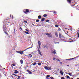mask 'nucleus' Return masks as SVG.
I'll use <instances>...</instances> for the list:
<instances>
[{
  "label": "nucleus",
  "instance_id": "nucleus-1",
  "mask_svg": "<svg viewBox=\"0 0 79 79\" xmlns=\"http://www.w3.org/2000/svg\"><path fill=\"white\" fill-rule=\"evenodd\" d=\"M23 12L26 15H27V13L29 12V10L27 9H24L23 10Z\"/></svg>",
  "mask_w": 79,
  "mask_h": 79
},
{
  "label": "nucleus",
  "instance_id": "nucleus-2",
  "mask_svg": "<svg viewBox=\"0 0 79 79\" xmlns=\"http://www.w3.org/2000/svg\"><path fill=\"white\" fill-rule=\"evenodd\" d=\"M44 68L45 69L48 70H50L52 69V68L51 67H48L47 66H44Z\"/></svg>",
  "mask_w": 79,
  "mask_h": 79
},
{
  "label": "nucleus",
  "instance_id": "nucleus-3",
  "mask_svg": "<svg viewBox=\"0 0 79 79\" xmlns=\"http://www.w3.org/2000/svg\"><path fill=\"white\" fill-rule=\"evenodd\" d=\"M59 38L61 39L60 40H61L63 41V40H64V39H62V38H62V36H61V34H60V33H59Z\"/></svg>",
  "mask_w": 79,
  "mask_h": 79
},
{
  "label": "nucleus",
  "instance_id": "nucleus-4",
  "mask_svg": "<svg viewBox=\"0 0 79 79\" xmlns=\"http://www.w3.org/2000/svg\"><path fill=\"white\" fill-rule=\"evenodd\" d=\"M38 52L40 54V55L41 56H42V54L41 53V52L39 49V47H38Z\"/></svg>",
  "mask_w": 79,
  "mask_h": 79
},
{
  "label": "nucleus",
  "instance_id": "nucleus-5",
  "mask_svg": "<svg viewBox=\"0 0 79 79\" xmlns=\"http://www.w3.org/2000/svg\"><path fill=\"white\" fill-rule=\"evenodd\" d=\"M27 72L29 73V74H32V72L30 70H27Z\"/></svg>",
  "mask_w": 79,
  "mask_h": 79
},
{
  "label": "nucleus",
  "instance_id": "nucleus-6",
  "mask_svg": "<svg viewBox=\"0 0 79 79\" xmlns=\"http://www.w3.org/2000/svg\"><path fill=\"white\" fill-rule=\"evenodd\" d=\"M67 1L69 4H70L71 2V0H67Z\"/></svg>",
  "mask_w": 79,
  "mask_h": 79
},
{
  "label": "nucleus",
  "instance_id": "nucleus-7",
  "mask_svg": "<svg viewBox=\"0 0 79 79\" xmlns=\"http://www.w3.org/2000/svg\"><path fill=\"white\" fill-rule=\"evenodd\" d=\"M55 34L56 37H58V34H57V32H55Z\"/></svg>",
  "mask_w": 79,
  "mask_h": 79
},
{
  "label": "nucleus",
  "instance_id": "nucleus-8",
  "mask_svg": "<svg viewBox=\"0 0 79 79\" xmlns=\"http://www.w3.org/2000/svg\"><path fill=\"white\" fill-rule=\"evenodd\" d=\"M11 66L12 67V68L13 69V66H15V64H11Z\"/></svg>",
  "mask_w": 79,
  "mask_h": 79
},
{
  "label": "nucleus",
  "instance_id": "nucleus-9",
  "mask_svg": "<svg viewBox=\"0 0 79 79\" xmlns=\"http://www.w3.org/2000/svg\"><path fill=\"white\" fill-rule=\"evenodd\" d=\"M50 77V75H47L46 76V78L47 79H48L49 78H48V77Z\"/></svg>",
  "mask_w": 79,
  "mask_h": 79
},
{
  "label": "nucleus",
  "instance_id": "nucleus-10",
  "mask_svg": "<svg viewBox=\"0 0 79 79\" xmlns=\"http://www.w3.org/2000/svg\"><path fill=\"white\" fill-rule=\"evenodd\" d=\"M42 18V16L41 15H39L38 16V18L39 19H40Z\"/></svg>",
  "mask_w": 79,
  "mask_h": 79
},
{
  "label": "nucleus",
  "instance_id": "nucleus-11",
  "mask_svg": "<svg viewBox=\"0 0 79 79\" xmlns=\"http://www.w3.org/2000/svg\"><path fill=\"white\" fill-rule=\"evenodd\" d=\"M39 45H41V42L40 40L38 41Z\"/></svg>",
  "mask_w": 79,
  "mask_h": 79
},
{
  "label": "nucleus",
  "instance_id": "nucleus-12",
  "mask_svg": "<svg viewBox=\"0 0 79 79\" xmlns=\"http://www.w3.org/2000/svg\"><path fill=\"white\" fill-rule=\"evenodd\" d=\"M45 19V18H43L41 19V21H44Z\"/></svg>",
  "mask_w": 79,
  "mask_h": 79
},
{
  "label": "nucleus",
  "instance_id": "nucleus-13",
  "mask_svg": "<svg viewBox=\"0 0 79 79\" xmlns=\"http://www.w3.org/2000/svg\"><path fill=\"white\" fill-rule=\"evenodd\" d=\"M20 62L21 64H23V60H20Z\"/></svg>",
  "mask_w": 79,
  "mask_h": 79
},
{
  "label": "nucleus",
  "instance_id": "nucleus-14",
  "mask_svg": "<svg viewBox=\"0 0 79 79\" xmlns=\"http://www.w3.org/2000/svg\"><path fill=\"white\" fill-rule=\"evenodd\" d=\"M3 29L4 32L6 31V28H4V27L3 28Z\"/></svg>",
  "mask_w": 79,
  "mask_h": 79
},
{
  "label": "nucleus",
  "instance_id": "nucleus-15",
  "mask_svg": "<svg viewBox=\"0 0 79 79\" xmlns=\"http://www.w3.org/2000/svg\"><path fill=\"white\" fill-rule=\"evenodd\" d=\"M47 16V15H46V14H44V15H43V16L44 17H46Z\"/></svg>",
  "mask_w": 79,
  "mask_h": 79
},
{
  "label": "nucleus",
  "instance_id": "nucleus-16",
  "mask_svg": "<svg viewBox=\"0 0 79 79\" xmlns=\"http://www.w3.org/2000/svg\"><path fill=\"white\" fill-rule=\"evenodd\" d=\"M23 52H22L21 51H20V53H19L20 54H23Z\"/></svg>",
  "mask_w": 79,
  "mask_h": 79
},
{
  "label": "nucleus",
  "instance_id": "nucleus-17",
  "mask_svg": "<svg viewBox=\"0 0 79 79\" xmlns=\"http://www.w3.org/2000/svg\"><path fill=\"white\" fill-rule=\"evenodd\" d=\"M75 58V57H74V58H72V59H67V60H73V59H74Z\"/></svg>",
  "mask_w": 79,
  "mask_h": 79
},
{
  "label": "nucleus",
  "instance_id": "nucleus-18",
  "mask_svg": "<svg viewBox=\"0 0 79 79\" xmlns=\"http://www.w3.org/2000/svg\"><path fill=\"white\" fill-rule=\"evenodd\" d=\"M60 74H61V75H63V72H62V71H60Z\"/></svg>",
  "mask_w": 79,
  "mask_h": 79
},
{
  "label": "nucleus",
  "instance_id": "nucleus-19",
  "mask_svg": "<svg viewBox=\"0 0 79 79\" xmlns=\"http://www.w3.org/2000/svg\"><path fill=\"white\" fill-rule=\"evenodd\" d=\"M24 32L25 33L27 34H29V33L28 32H27V31H24Z\"/></svg>",
  "mask_w": 79,
  "mask_h": 79
},
{
  "label": "nucleus",
  "instance_id": "nucleus-20",
  "mask_svg": "<svg viewBox=\"0 0 79 79\" xmlns=\"http://www.w3.org/2000/svg\"><path fill=\"white\" fill-rule=\"evenodd\" d=\"M58 30L59 31H61V29L60 27L58 28Z\"/></svg>",
  "mask_w": 79,
  "mask_h": 79
},
{
  "label": "nucleus",
  "instance_id": "nucleus-21",
  "mask_svg": "<svg viewBox=\"0 0 79 79\" xmlns=\"http://www.w3.org/2000/svg\"><path fill=\"white\" fill-rule=\"evenodd\" d=\"M40 21V20L39 19H36V23H38Z\"/></svg>",
  "mask_w": 79,
  "mask_h": 79
},
{
  "label": "nucleus",
  "instance_id": "nucleus-22",
  "mask_svg": "<svg viewBox=\"0 0 79 79\" xmlns=\"http://www.w3.org/2000/svg\"><path fill=\"white\" fill-rule=\"evenodd\" d=\"M33 65L35 66L36 65V64H37V63L36 62H34V63H33Z\"/></svg>",
  "mask_w": 79,
  "mask_h": 79
},
{
  "label": "nucleus",
  "instance_id": "nucleus-23",
  "mask_svg": "<svg viewBox=\"0 0 79 79\" xmlns=\"http://www.w3.org/2000/svg\"><path fill=\"white\" fill-rule=\"evenodd\" d=\"M10 17L11 18H12V19H13V15H12V16H11V15H10Z\"/></svg>",
  "mask_w": 79,
  "mask_h": 79
},
{
  "label": "nucleus",
  "instance_id": "nucleus-24",
  "mask_svg": "<svg viewBox=\"0 0 79 79\" xmlns=\"http://www.w3.org/2000/svg\"><path fill=\"white\" fill-rule=\"evenodd\" d=\"M4 33H5L7 35H8V33L6 31H5L4 32Z\"/></svg>",
  "mask_w": 79,
  "mask_h": 79
},
{
  "label": "nucleus",
  "instance_id": "nucleus-25",
  "mask_svg": "<svg viewBox=\"0 0 79 79\" xmlns=\"http://www.w3.org/2000/svg\"><path fill=\"white\" fill-rule=\"evenodd\" d=\"M48 37H49L50 38H52V35H49L48 36Z\"/></svg>",
  "mask_w": 79,
  "mask_h": 79
},
{
  "label": "nucleus",
  "instance_id": "nucleus-26",
  "mask_svg": "<svg viewBox=\"0 0 79 79\" xmlns=\"http://www.w3.org/2000/svg\"><path fill=\"white\" fill-rule=\"evenodd\" d=\"M19 71H15V72H14V73L15 74H17L18 73Z\"/></svg>",
  "mask_w": 79,
  "mask_h": 79
},
{
  "label": "nucleus",
  "instance_id": "nucleus-27",
  "mask_svg": "<svg viewBox=\"0 0 79 79\" xmlns=\"http://www.w3.org/2000/svg\"><path fill=\"white\" fill-rule=\"evenodd\" d=\"M49 20H46V22H47V23H49Z\"/></svg>",
  "mask_w": 79,
  "mask_h": 79
},
{
  "label": "nucleus",
  "instance_id": "nucleus-28",
  "mask_svg": "<svg viewBox=\"0 0 79 79\" xmlns=\"http://www.w3.org/2000/svg\"><path fill=\"white\" fill-rule=\"evenodd\" d=\"M10 23V22H7V23H6V25H8V24H9Z\"/></svg>",
  "mask_w": 79,
  "mask_h": 79
},
{
  "label": "nucleus",
  "instance_id": "nucleus-29",
  "mask_svg": "<svg viewBox=\"0 0 79 79\" xmlns=\"http://www.w3.org/2000/svg\"><path fill=\"white\" fill-rule=\"evenodd\" d=\"M52 53H54L55 54L56 53V52L55 51H53V52H52Z\"/></svg>",
  "mask_w": 79,
  "mask_h": 79
},
{
  "label": "nucleus",
  "instance_id": "nucleus-30",
  "mask_svg": "<svg viewBox=\"0 0 79 79\" xmlns=\"http://www.w3.org/2000/svg\"><path fill=\"white\" fill-rule=\"evenodd\" d=\"M38 64L39 65H41V63L40 62H39L38 63Z\"/></svg>",
  "mask_w": 79,
  "mask_h": 79
},
{
  "label": "nucleus",
  "instance_id": "nucleus-31",
  "mask_svg": "<svg viewBox=\"0 0 79 79\" xmlns=\"http://www.w3.org/2000/svg\"><path fill=\"white\" fill-rule=\"evenodd\" d=\"M12 74L13 75L15 76L16 77H17V75L16 74H14V73H12Z\"/></svg>",
  "mask_w": 79,
  "mask_h": 79
},
{
  "label": "nucleus",
  "instance_id": "nucleus-32",
  "mask_svg": "<svg viewBox=\"0 0 79 79\" xmlns=\"http://www.w3.org/2000/svg\"><path fill=\"white\" fill-rule=\"evenodd\" d=\"M23 21V22H24V23H27V21H25V20H24Z\"/></svg>",
  "mask_w": 79,
  "mask_h": 79
},
{
  "label": "nucleus",
  "instance_id": "nucleus-33",
  "mask_svg": "<svg viewBox=\"0 0 79 79\" xmlns=\"http://www.w3.org/2000/svg\"><path fill=\"white\" fill-rule=\"evenodd\" d=\"M28 56H30V58H31L32 57V56L31 54H29Z\"/></svg>",
  "mask_w": 79,
  "mask_h": 79
},
{
  "label": "nucleus",
  "instance_id": "nucleus-34",
  "mask_svg": "<svg viewBox=\"0 0 79 79\" xmlns=\"http://www.w3.org/2000/svg\"><path fill=\"white\" fill-rule=\"evenodd\" d=\"M59 42H55V44H59Z\"/></svg>",
  "mask_w": 79,
  "mask_h": 79
},
{
  "label": "nucleus",
  "instance_id": "nucleus-35",
  "mask_svg": "<svg viewBox=\"0 0 79 79\" xmlns=\"http://www.w3.org/2000/svg\"><path fill=\"white\" fill-rule=\"evenodd\" d=\"M55 27H58V26L57 25H55Z\"/></svg>",
  "mask_w": 79,
  "mask_h": 79
},
{
  "label": "nucleus",
  "instance_id": "nucleus-36",
  "mask_svg": "<svg viewBox=\"0 0 79 79\" xmlns=\"http://www.w3.org/2000/svg\"><path fill=\"white\" fill-rule=\"evenodd\" d=\"M46 46H47L46 45H44V48H45L46 47Z\"/></svg>",
  "mask_w": 79,
  "mask_h": 79
},
{
  "label": "nucleus",
  "instance_id": "nucleus-37",
  "mask_svg": "<svg viewBox=\"0 0 79 79\" xmlns=\"http://www.w3.org/2000/svg\"><path fill=\"white\" fill-rule=\"evenodd\" d=\"M29 48H27V49H25L24 51H23V52H24L25 51H26V50H27Z\"/></svg>",
  "mask_w": 79,
  "mask_h": 79
},
{
  "label": "nucleus",
  "instance_id": "nucleus-38",
  "mask_svg": "<svg viewBox=\"0 0 79 79\" xmlns=\"http://www.w3.org/2000/svg\"><path fill=\"white\" fill-rule=\"evenodd\" d=\"M77 35H78V38L79 37V33L78 32H77Z\"/></svg>",
  "mask_w": 79,
  "mask_h": 79
},
{
  "label": "nucleus",
  "instance_id": "nucleus-39",
  "mask_svg": "<svg viewBox=\"0 0 79 79\" xmlns=\"http://www.w3.org/2000/svg\"><path fill=\"white\" fill-rule=\"evenodd\" d=\"M10 77H11V78L13 79V75H11Z\"/></svg>",
  "mask_w": 79,
  "mask_h": 79
},
{
  "label": "nucleus",
  "instance_id": "nucleus-40",
  "mask_svg": "<svg viewBox=\"0 0 79 79\" xmlns=\"http://www.w3.org/2000/svg\"><path fill=\"white\" fill-rule=\"evenodd\" d=\"M66 77L68 78H69L70 77L68 75H67Z\"/></svg>",
  "mask_w": 79,
  "mask_h": 79
},
{
  "label": "nucleus",
  "instance_id": "nucleus-41",
  "mask_svg": "<svg viewBox=\"0 0 79 79\" xmlns=\"http://www.w3.org/2000/svg\"><path fill=\"white\" fill-rule=\"evenodd\" d=\"M50 78H51V79H54V78L53 77H51Z\"/></svg>",
  "mask_w": 79,
  "mask_h": 79
},
{
  "label": "nucleus",
  "instance_id": "nucleus-42",
  "mask_svg": "<svg viewBox=\"0 0 79 79\" xmlns=\"http://www.w3.org/2000/svg\"><path fill=\"white\" fill-rule=\"evenodd\" d=\"M45 34H46V35H50V34H48V33H46Z\"/></svg>",
  "mask_w": 79,
  "mask_h": 79
},
{
  "label": "nucleus",
  "instance_id": "nucleus-43",
  "mask_svg": "<svg viewBox=\"0 0 79 79\" xmlns=\"http://www.w3.org/2000/svg\"><path fill=\"white\" fill-rule=\"evenodd\" d=\"M73 42V40H72V41H69V43H71V42Z\"/></svg>",
  "mask_w": 79,
  "mask_h": 79
},
{
  "label": "nucleus",
  "instance_id": "nucleus-44",
  "mask_svg": "<svg viewBox=\"0 0 79 79\" xmlns=\"http://www.w3.org/2000/svg\"><path fill=\"white\" fill-rule=\"evenodd\" d=\"M18 77V78H17V79H20V76L19 75L17 76Z\"/></svg>",
  "mask_w": 79,
  "mask_h": 79
},
{
  "label": "nucleus",
  "instance_id": "nucleus-45",
  "mask_svg": "<svg viewBox=\"0 0 79 79\" xmlns=\"http://www.w3.org/2000/svg\"><path fill=\"white\" fill-rule=\"evenodd\" d=\"M68 74L70 76H72L71 73H68Z\"/></svg>",
  "mask_w": 79,
  "mask_h": 79
},
{
  "label": "nucleus",
  "instance_id": "nucleus-46",
  "mask_svg": "<svg viewBox=\"0 0 79 79\" xmlns=\"http://www.w3.org/2000/svg\"><path fill=\"white\" fill-rule=\"evenodd\" d=\"M53 13L55 14H56V12L55 11H53Z\"/></svg>",
  "mask_w": 79,
  "mask_h": 79
},
{
  "label": "nucleus",
  "instance_id": "nucleus-47",
  "mask_svg": "<svg viewBox=\"0 0 79 79\" xmlns=\"http://www.w3.org/2000/svg\"><path fill=\"white\" fill-rule=\"evenodd\" d=\"M16 52H17L18 53H19L20 51H16Z\"/></svg>",
  "mask_w": 79,
  "mask_h": 79
},
{
  "label": "nucleus",
  "instance_id": "nucleus-48",
  "mask_svg": "<svg viewBox=\"0 0 79 79\" xmlns=\"http://www.w3.org/2000/svg\"><path fill=\"white\" fill-rule=\"evenodd\" d=\"M26 30L28 32H29V30L27 29H26Z\"/></svg>",
  "mask_w": 79,
  "mask_h": 79
},
{
  "label": "nucleus",
  "instance_id": "nucleus-49",
  "mask_svg": "<svg viewBox=\"0 0 79 79\" xmlns=\"http://www.w3.org/2000/svg\"><path fill=\"white\" fill-rule=\"evenodd\" d=\"M53 60H56V58H55V57H53Z\"/></svg>",
  "mask_w": 79,
  "mask_h": 79
},
{
  "label": "nucleus",
  "instance_id": "nucleus-50",
  "mask_svg": "<svg viewBox=\"0 0 79 79\" xmlns=\"http://www.w3.org/2000/svg\"><path fill=\"white\" fill-rule=\"evenodd\" d=\"M61 79H64V77H62L61 78Z\"/></svg>",
  "mask_w": 79,
  "mask_h": 79
},
{
  "label": "nucleus",
  "instance_id": "nucleus-51",
  "mask_svg": "<svg viewBox=\"0 0 79 79\" xmlns=\"http://www.w3.org/2000/svg\"><path fill=\"white\" fill-rule=\"evenodd\" d=\"M40 46H41V45H39V48H40V49H41V48H40Z\"/></svg>",
  "mask_w": 79,
  "mask_h": 79
},
{
  "label": "nucleus",
  "instance_id": "nucleus-52",
  "mask_svg": "<svg viewBox=\"0 0 79 79\" xmlns=\"http://www.w3.org/2000/svg\"><path fill=\"white\" fill-rule=\"evenodd\" d=\"M75 6V5H71V6Z\"/></svg>",
  "mask_w": 79,
  "mask_h": 79
},
{
  "label": "nucleus",
  "instance_id": "nucleus-53",
  "mask_svg": "<svg viewBox=\"0 0 79 79\" xmlns=\"http://www.w3.org/2000/svg\"><path fill=\"white\" fill-rule=\"evenodd\" d=\"M69 29H70V30L71 31H72V30H73L72 28H69Z\"/></svg>",
  "mask_w": 79,
  "mask_h": 79
},
{
  "label": "nucleus",
  "instance_id": "nucleus-54",
  "mask_svg": "<svg viewBox=\"0 0 79 79\" xmlns=\"http://www.w3.org/2000/svg\"><path fill=\"white\" fill-rule=\"evenodd\" d=\"M58 61H59V62H60V60H59V59H58V60H57Z\"/></svg>",
  "mask_w": 79,
  "mask_h": 79
},
{
  "label": "nucleus",
  "instance_id": "nucleus-55",
  "mask_svg": "<svg viewBox=\"0 0 79 79\" xmlns=\"http://www.w3.org/2000/svg\"><path fill=\"white\" fill-rule=\"evenodd\" d=\"M31 48H32V47H30L29 48H29V49Z\"/></svg>",
  "mask_w": 79,
  "mask_h": 79
},
{
  "label": "nucleus",
  "instance_id": "nucleus-56",
  "mask_svg": "<svg viewBox=\"0 0 79 79\" xmlns=\"http://www.w3.org/2000/svg\"><path fill=\"white\" fill-rule=\"evenodd\" d=\"M15 29H14V32H15Z\"/></svg>",
  "mask_w": 79,
  "mask_h": 79
},
{
  "label": "nucleus",
  "instance_id": "nucleus-57",
  "mask_svg": "<svg viewBox=\"0 0 79 79\" xmlns=\"http://www.w3.org/2000/svg\"><path fill=\"white\" fill-rule=\"evenodd\" d=\"M20 29H21V30H22V28L21 27H20Z\"/></svg>",
  "mask_w": 79,
  "mask_h": 79
},
{
  "label": "nucleus",
  "instance_id": "nucleus-58",
  "mask_svg": "<svg viewBox=\"0 0 79 79\" xmlns=\"http://www.w3.org/2000/svg\"><path fill=\"white\" fill-rule=\"evenodd\" d=\"M69 40H72V39H69Z\"/></svg>",
  "mask_w": 79,
  "mask_h": 79
},
{
  "label": "nucleus",
  "instance_id": "nucleus-59",
  "mask_svg": "<svg viewBox=\"0 0 79 79\" xmlns=\"http://www.w3.org/2000/svg\"><path fill=\"white\" fill-rule=\"evenodd\" d=\"M65 29L67 30V29H68V28H65Z\"/></svg>",
  "mask_w": 79,
  "mask_h": 79
},
{
  "label": "nucleus",
  "instance_id": "nucleus-60",
  "mask_svg": "<svg viewBox=\"0 0 79 79\" xmlns=\"http://www.w3.org/2000/svg\"><path fill=\"white\" fill-rule=\"evenodd\" d=\"M15 72H17V70H15Z\"/></svg>",
  "mask_w": 79,
  "mask_h": 79
},
{
  "label": "nucleus",
  "instance_id": "nucleus-61",
  "mask_svg": "<svg viewBox=\"0 0 79 79\" xmlns=\"http://www.w3.org/2000/svg\"><path fill=\"white\" fill-rule=\"evenodd\" d=\"M62 38H64V36H62Z\"/></svg>",
  "mask_w": 79,
  "mask_h": 79
},
{
  "label": "nucleus",
  "instance_id": "nucleus-62",
  "mask_svg": "<svg viewBox=\"0 0 79 79\" xmlns=\"http://www.w3.org/2000/svg\"><path fill=\"white\" fill-rule=\"evenodd\" d=\"M46 47L47 48H48V46H46Z\"/></svg>",
  "mask_w": 79,
  "mask_h": 79
},
{
  "label": "nucleus",
  "instance_id": "nucleus-63",
  "mask_svg": "<svg viewBox=\"0 0 79 79\" xmlns=\"http://www.w3.org/2000/svg\"><path fill=\"white\" fill-rule=\"evenodd\" d=\"M60 64H62V62H60Z\"/></svg>",
  "mask_w": 79,
  "mask_h": 79
},
{
  "label": "nucleus",
  "instance_id": "nucleus-64",
  "mask_svg": "<svg viewBox=\"0 0 79 79\" xmlns=\"http://www.w3.org/2000/svg\"><path fill=\"white\" fill-rule=\"evenodd\" d=\"M77 79H79V78H77Z\"/></svg>",
  "mask_w": 79,
  "mask_h": 79
}]
</instances>
